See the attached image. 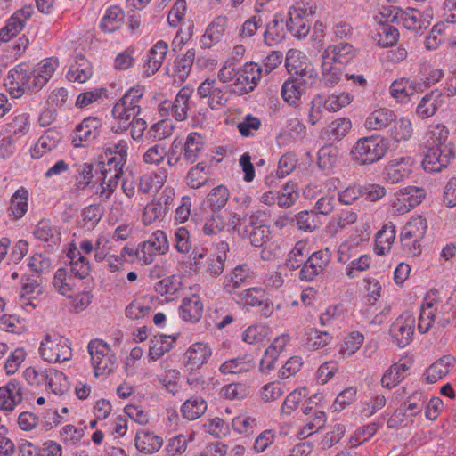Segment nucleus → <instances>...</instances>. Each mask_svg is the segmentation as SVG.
I'll use <instances>...</instances> for the list:
<instances>
[{
  "label": "nucleus",
  "mask_w": 456,
  "mask_h": 456,
  "mask_svg": "<svg viewBox=\"0 0 456 456\" xmlns=\"http://www.w3.org/2000/svg\"><path fill=\"white\" fill-rule=\"evenodd\" d=\"M298 229L304 232H313L321 224L318 214L314 210H305L295 216Z\"/></svg>",
  "instance_id": "46"
},
{
  "label": "nucleus",
  "mask_w": 456,
  "mask_h": 456,
  "mask_svg": "<svg viewBox=\"0 0 456 456\" xmlns=\"http://www.w3.org/2000/svg\"><path fill=\"white\" fill-rule=\"evenodd\" d=\"M263 74V68L255 62H248L238 72L233 82L232 92L243 95L252 92L260 81Z\"/></svg>",
  "instance_id": "8"
},
{
  "label": "nucleus",
  "mask_w": 456,
  "mask_h": 456,
  "mask_svg": "<svg viewBox=\"0 0 456 456\" xmlns=\"http://www.w3.org/2000/svg\"><path fill=\"white\" fill-rule=\"evenodd\" d=\"M305 14V12L300 8H291L288 12L287 30L298 39L305 37L310 31V23Z\"/></svg>",
  "instance_id": "17"
},
{
  "label": "nucleus",
  "mask_w": 456,
  "mask_h": 456,
  "mask_svg": "<svg viewBox=\"0 0 456 456\" xmlns=\"http://www.w3.org/2000/svg\"><path fill=\"white\" fill-rule=\"evenodd\" d=\"M363 336L359 332H353L347 336L341 345L339 353L343 356L354 354L362 346Z\"/></svg>",
  "instance_id": "62"
},
{
  "label": "nucleus",
  "mask_w": 456,
  "mask_h": 456,
  "mask_svg": "<svg viewBox=\"0 0 456 456\" xmlns=\"http://www.w3.org/2000/svg\"><path fill=\"white\" fill-rule=\"evenodd\" d=\"M395 113L388 109L374 110L365 120V127L370 130H381L387 127L395 120Z\"/></svg>",
  "instance_id": "32"
},
{
  "label": "nucleus",
  "mask_w": 456,
  "mask_h": 456,
  "mask_svg": "<svg viewBox=\"0 0 456 456\" xmlns=\"http://www.w3.org/2000/svg\"><path fill=\"white\" fill-rule=\"evenodd\" d=\"M428 229L427 220L421 216H416L405 224L402 232L401 238L412 239L415 241H420Z\"/></svg>",
  "instance_id": "31"
},
{
  "label": "nucleus",
  "mask_w": 456,
  "mask_h": 456,
  "mask_svg": "<svg viewBox=\"0 0 456 456\" xmlns=\"http://www.w3.org/2000/svg\"><path fill=\"white\" fill-rule=\"evenodd\" d=\"M87 349L95 377L107 376L113 372L117 366V359L107 343L94 339L89 342Z\"/></svg>",
  "instance_id": "6"
},
{
  "label": "nucleus",
  "mask_w": 456,
  "mask_h": 456,
  "mask_svg": "<svg viewBox=\"0 0 456 456\" xmlns=\"http://www.w3.org/2000/svg\"><path fill=\"white\" fill-rule=\"evenodd\" d=\"M229 200L228 189L219 185L211 190L208 195V203L213 210L216 211L224 207Z\"/></svg>",
  "instance_id": "55"
},
{
  "label": "nucleus",
  "mask_w": 456,
  "mask_h": 456,
  "mask_svg": "<svg viewBox=\"0 0 456 456\" xmlns=\"http://www.w3.org/2000/svg\"><path fill=\"white\" fill-rule=\"evenodd\" d=\"M456 362V359L446 354L431 364L426 370V379L428 383H435L446 376Z\"/></svg>",
  "instance_id": "25"
},
{
  "label": "nucleus",
  "mask_w": 456,
  "mask_h": 456,
  "mask_svg": "<svg viewBox=\"0 0 456 456\" xmlns=\"http://www.w3.org/2000/svg\"><path fill=\"white\" fill-rule=\"evenodd\" d=\"M444 98V94L441 91L432 90L420 100L417 106V114L422 118L432 117L443 106Z\"/></svg>",
  "instance_id": "21"
},
{
  "label": "nucleus",
  "mask_w": 456,
  "mask_h": 456,
  "mask_svg": "<svg viewBox=\"0 0 456 456\" xmlns=\"http://www.w3.org/2000/svg\"><path fill=\"white\" fill-rule=\"evenodd\" d=\"M222 246L223 249L227 248V244L222 243ZM225 261L226 253L224 250L217 254H209L204 265V266H206V272L213 277L219 276L224 272Z\"/></svg>",
  "instance_id": "42"
},
{
  "label": "nucleus",
  "mask_w": 456,
  "mask_h": 456,
  "mask_svg": "<svg viewBox=\"0 0 456 456\" xmlns=\"http://www.w3.org/2000/svg\"><path fill=\"white\" fill-rule=\"evenodd\" d=\"M203 314V304L199 296L192 295L185 297L180 305V315L183 320L191 322H197Z\"/></svg>",
  "instance_id": "27"
},
{
  "label": "nucleus",
  "mask_w": 456,
  "mask_h": 456,
  "mask_svg": "<svg viewBox=\"0 0 456 456\" xmlns=\"http://www.w3.org/2000/svg\"><path fill=\"white\" fill-rule=\"evenodd\" d=\"M248 387L241 383H231L221 388L220 394L229 400H240L248 395Z\"/></svg>",
  "instance_id": "61"
},
{
  "label": "nucleus",
  "mask_w": 456,
  "mask_h": 456,
  "mask_svg": "<svg viewBox=\"0 0 456 456\" xmlns=\"http://www.w3.org/2000/svg\"><path fill=\"white\" fill-rule=\"evenodd\" d=\"M134 443L137 450L141 452L153 453L161 448L163 439L152 432L139 430L136 433Z\"/></svg>",
  "instance_id": "28"
},
{
  "label": "nucleus",
  "mask_w": 456,
  "mask_h": 456,
  "mask_svg": "<svg viewBox=\"0 0 456 456\" xmlns=\"http://www.w3.org/2000/svg\"><path fill=\"white\" fill-rule=\"evenodd\" d=\"M202 136L198 133H191L188 134L184 147L183 159L188 163H194L199 157V153L202 150Z\"/></svg>",
  "instance_id": "40"
},
{
  "label": "nucleus",
  "mask_w": 456,
  "mask_h": 456,
  "mask_svg": "<svg viewBox=\"0 0 456 456\" xmlns=\"http://www.w3.org/2000/svg\"><path fill=\"white\" fill-rule=\"evenodd\" d=\"M426 197V191L422 187L409 186L395 193L393 207L398 214L410 212L419 205Z\"/></svg>",
  "instance_id": "11"
},
{
  "label": "nucleus",
  "mask_w": 456,
  "mask_h": 456,
  "mask_svg": "<svg viewBox=\"0 0 456 456\" xmlns=\"http://www.w3.org/2000/svg\"><path fill=\"white\" fill-rule=\"evenodd\" d=\"M166 159V144L155 143L149 147L142 155V160L147 165L159 166Z\"/></svg>",
  "instance_id": "50"
},
{
  "label": "nucleus",
  "mask_w": 456,
  "mask_h": 456,
  "mask_svg": "<svg viewBox=\"0 0 456 456\" xmlns=\"http://www.w3.org/2000/svg\"><path fill=\"white\" fill-rule=\"evenodd\" d=\"M102 216V208L94 204L86 207L82 211V225L87 230H93Z\"/></svg>",
  "instance_id": "54"
},
{
  "label": "nucleus",
  "mask_w": 456,
  "mask_h": 456,
  "mask_svg": "<svg viewBox=\"0 0 456 456\" xmlns=\"http://www.w3.org/2000/svg\"><path fill=\"white\" fill-rule=\"evenodd\" d=\"M395 226L392 222L387 223L377 232L375 240V252L377 255L387 254L395 239Z\"/></svg>",
  "instance_id": "26"
},
{
  "label": "nucleus",
  "mask_w": 456,
  "mask_h": 456,
  "mask_svg": "<svg viewBox=\"0 0 456 456\" xmlns=\"http://www.w3.org/2000/svg\"><path fill=\"white\" fill-rule=\"evenodd\" d=\"M151 307L142 298L134 299L126 308V316L132 320H138L147 316Z\"/></svg>",
  "instance_id": "59"
},
{
  "label": "nucleus",
  "mask_w": 456,
  "mask_h": 456,
  "mask_svg": "<svg viewBox=\"0 0 456 456\" xmlns=\"http://www.w3.org/2000/svg\"><path fill=\"white\" fill-rule=\"evenodd\" d=\"M23 400V387L16 379L0 387V410L12 411Z\"/></svg>",
  "instance_id": "14"
},
{
  "label": "nucleus",
  "mask_w": 456,
  "mask_h": 456,
  "mask_svg": "<svg viewBox=\"0 0 456 456\" xmlns=\"http://www.w3.org/2000/svg\"><path fill=\"white\" fill-rule=\"evenodd\" d=\"M181 286L180 278L176 275H170L159 281L154 289L158 294L165 296L167 300H173L177 297Z\"/></svg>",
  "instance_id": "35"
},
{
  "label": "nucleus",
  "mask_w": 456,
  "mask_h": 456,
  "mask_svg": "<svg viewBox=\"0 0 456 456\" xmlns=\"http://www.w3.org/2000/svg\"><path fill=\"white\" fill-rule=\"evenodd\" d=\"M33 235L37 240L47 242L58 235V230L51 220L43 218L35 226Z\"/></svg>",
  "instance_id": "49"
},
{
  "label": "nucleus",
  "mask_w": 456,
  "mask_h": 456,
  "mask_svg": "<svg viewBox=\"0 0 456 456\" xmlns=\"http://www.w3.org/2000/svg\"><path fill=\"white\" fill-rule=\"evenodd\" d=\"M93 75L92 67L89 62L84 59L79 58L74 65L69 68L67 73V78L69 81L85 83Z\"/></svg>",
  "instance_id": "39"
},
{
  "label": "nucleus",
  "mask_w": 456,
  "mask_h": 456,
  "mask_svg": "<svg viewBox=\"0 0 456 456\" xmlns=\"http://www.w3.org/2000/svg\"><path fill=\"white\" fill-rule=\"evenodd\" d=\"M56 66L57 61L52 59L44 60L43 62L39 63L37 68L34 69V72L37 75L39 83H43L45 86L52 77Z\"/></svg>",
  "instance_id": "64"
},
{
  "label": "nucleus",
  "mask_w": 456,
  "mask_h": 456,
  "mask_svg": "<svg viewBox=\"0 0 456 456\" xmlns=\"http://www.w3.org/2000/svg\"><path fill=\"white\" fill-rule=\"evenodd\" d=\"M249 278V270L246 265H239L233 271L225 277L224 281V290L232 294L239 289Z\"/></svg>",
  "instance_id": "37"
},
{
  "label": "nucleus",
  "mask_w": 456,
  "mask_h": 456,
  "mask_svg": "<svg viewBox=\"0 0 456 456\" xmlns=\"http://www.w3.org/2000/svg\"><path fill=\"white\" fill-rule=\"evenodd\" d=\"M212 355V350L204 343L199 342L191 345L187 350L185 356L186 366L191 370L199 369L208 362Z\"/></svg>",
  "instance_id": "24"
},
{
  "label": "nucleus",
  "mask_w": 456,
  "mask_h": 456,
  "mask_svg": "<svg viewBox=\"0 0 456 456\" xmlns=\"http://www.w3.org/2000/svg\"><path fill=\"white\" fill-rule=\"evenodd\" d=\"M414 324L415 318L409 313H403L392 323L389 332L399 347H405L411 341Z\"/></svg>",
  "instance_id": "12"
},
{
  "label": "nucleus",
  "mask_w": 456,
  "mask_h": 456,
  "mask_svg": "<svg viewBox=\"0 0 456 456\" xmlns=\"http://www.w3.org/2000/svg\"><path fill=\"white\" fill-rule=\"evenodd\" d=\"M387 143L380 136H368L357 140L351 150V159L359 166L379 161L387 151Z\"/></svg>",
  "instance_id": "5"
},
{
  "label": "nucleus",
  "mask_w": 456,
  "mask_h": 456,
  "mask_svg": "<svg viewBox=\"0 0 456 456\" xmlns=\"http://www.w3.org/2000/svg\"><path fill=\"white\" fill-rule=\"evenodd\" d=\"M28 75L29 69L25 64L17 65L9 71L4 86L12 97L19 98L25 94Z\"/></svg>",
  "instance_id": "16"
},
{
  "label": "nucleus",
  "mask_w": 456,
  "mask_h": 456,
  "mask_svg": "<svg viewBox=\"0 0 456 456\" xmlns=\"http://www.w3.org/2000/svg\"><path fill=\"white\" fill-rule=\"evenodd\" d=\"M378 43L383 47L394 45L399 38L398 29L388 24H380L378 29Z\"/></svg>",
  "instance_id": "57"
},
{
  "label": "nucleus",
  "mask_w": 456,
  "mask_h": 456,
  "mask_svg": "<svg viewBox=\"0 0 456 456\" xmlns=\"http://www.w3.org/2000/svg\"><path fill=\"white\" fill-rule=\"evenodd\" d=\"M127 142L124 140L118 141L116 144L113 145L112 151L117 154V157H113L109 159L107 162V166L109 167V170H110L111 166L113 165L115 167V175L114 177H118L119 172L122 169V167L126 162L127 158Z\"/></svg>",
  "instance_id": "44"
},
{
  "label": "nucleus",
  "mask_w": 456,
  "mask_h": 456,
  "mask_svg": "<svg viewBox=\"0 0 456 456\" xmlns=\"http://www.w3.org/2000/svg\"><path fill=\"white\" fill-rule=\"evenodd\" d=\"M295 53L294 51H289L287 54L286 67L290 77L283 83L281 92L284 102L292 107H297L300 104L302 95L315 82V74L313 69L307 67L298 69L291 64L290 60Z\"/></svg>",
  "instance_id": "2"
},
{
  "label": "nucleus",
  "mask_w": 456,
  "mask_h": 456,
  "mask_svg": "<svg viewBox=\"0 0 456 456\" xmlns=\"http://www.w3.org/2000/svg\"><path fill=\"white\" fill-rule=\"evenodd\" d=\"M167 53V44L162 40L158 41L149 51L144 65V74L151 77L161 67Z\"/></svg>",
  "instance_id": "23"
},
{
  "label": "nucleus",
  "mask_w": 456,
  "mask_h": 456,
  "mask_svg": "<svg viewBox=\"0 0 456 456\" xmlns=\"http://www.w3.org/2000/svg\"><path fill=\"white\" fill-rule=\"evenodd\" d=\"M166 172L142 175L139 180L138 190L142 194H147L153 189L161 188L166 181Z\"/></svg>",
  "instance_id": "47"
},
{
  "label": "nucleus",
  "mask_w": 456,
  "mask_h": 456,
  "mask_svg": "<svg viewBox=\"0 0 456 456\" xmlns=\"http://www.w3.org/2000/svg\"><path fill=\"white\" fill-rule=\"evenodd\" d=\"M28 191L24 187L18 189L11 198L10 210L13 219H20L28 211Z\"/></svg>",
  "instance_id": "38"
},
{
  "label": "nucleus",
  "mask_w": 456,
  "mask_h": 456,
  "mask_svg": "<svg viewBox=\"0 0 456 456\" xmlns=\"http://www.w3.org/2000/svg\"><path fill=\"white\" fill-rule=\"evenodd\" d=\"M102 121L98 118L88 117L72 133L74 147H86L100 135Z\"/></svg>",
  "instance_id": "10"
},
{
  "label": "nucleus",
  "mask_w": 456,
  "mask_h": 456,
  "mask_svg": "<svg viewBox=\"0 0 456 456\" xmlns=\"http://www.w3.org/2000/svg\"><path fill=\"white\" fill-rule=\"evenodd\" d=\"M40 354L43 359L48 362H62L69 361L72 356L71 348L61 341L56 343L47 335L45 341L41 343Z\"/></svg>",
  "instance_id": "13"
},
{
  "label": "nucleus",
  "mask_w": 456,
  "mask_h": 456,
  "mask_svg": "<svg viewBox=\"0 0 456 456\" xmlns=\"http://www.w3.org/2000/svg\"><path fill=\"white\" fill-rule=\"evenodd\" d=\"M125 13L117 5L108 8L100 22V28L104 33H111L118 30L123 24Z\"/></svg>",
  "instance_id": "30"
},
{
  "label": "nucleus",
  "mask_w": 456,
  "mask_h": 456,
  "mask_svg": "<svg viewBox=\"0 0 456 456\" xmlns=\"http://www.w3.org/2000/svg\"><path fill=\"white\" fill-rule=\"evenodd\" d=\"M77 255L76 249L74 251H70L68 254V256L71 259L70 261V273L72 275L78 279H85L89 275L90 273V264L86 257L80 256L77 260H73ZM77 255H80L77 252Z\"/></svg>",
  "instance_id": "51"
},
{
  "label": "nucleus",
  "mask_w": 456,
  "mask_h": 456,
  "mask_svg": "<svg viewBox=\"0 0 456 456\" xmlns=\"http://www.w3.org/2000/svg\"><path fill=\"white\" fill-rule=\"evenodd\" d=\"M394 126L391 129V137L395 142L406 141L412 134L411 123L409 119L400 118L394 120Z\"/></svg>",
  "instance_id": "58"
},
{
  "label": "nucleus",
  "mask_w": 456,
  "mask_h": 456,
  "mask_svg": "<svg viewBox=\"0 0 456 456\" xmlns=\"http://www.w3.org/2000/svg\"><path fill=\"white\" fill-rule=\"evenodd\" d=\"M445 29L446 25L444 23H438L432 28L431 31L426 37V47L428 50L437 49L441 43L445 40Z\"/></svg>",
  "instance_id": "63"
},
{
  "label": "nucleus",
  "mask_w": 456,
  "mask_h": 456,
  "mask_svg": "<svg viewBox=\"0 0 456 456\" xmlns=\"http://www.w3.org/2000/svg\"><path fill=\"white\" fill-rule=\"evenodd\" d=\"M449 131L444 125H436L427 134V151L425 152L422 167L429 173L440 172L447 167L454 158V153L450 145L446 143Z\"/></svg>",
  "instance_id": "1"
},
{
  "label": "nucleus",
  "mask_w": 456,
  "mask_h": 456,
  "mask_svg": "<svg viewBox=\"0 0 456 456\" xmlns=\"http://www.w3.org/2000/svg\"><path fill=\"white\" fill-rule=\"evenodd\" d=\"M228 25L226 16H217L207 28L204 35L201 37L200 44L203 48H210L217 44L224 35Z\"/></svg>",
  "instance_id": "19"
},
{
  "label": "nucleus",
  "mask_w": 456,
  "mask_h": 456,
  "mask_svg": "<svg viewBox=\"0 0 456 456\" xmlns=\"http://www.w3.org/2000/svg\"><path fill=\"white\" fill-rule=\"evenodd\" d=\"M352 124L349 118H340L333 120L327 127L326 134L330 140L340 141L350 131Z\"/></svg>",
  "instance_id": "43"
},
{
  "label": "nucleus",
  "mask_w": 456,
  "mask_h": 456,
  "mask_svg": "<svg viewBox=\"0 0 456 456\" xmlns=\"http://www.w3.org/2000/svg\"><path fill=\"white\" fill-rule=\"evenodd\" d=\"M61 138V133L56 129L46 130L31 150V157L39 159L46 152L53 151Z\"/></svg>",
  "instance_id": "22"
},
{
  "label": "nucleus",
  "mask_w": 456,
  "mask_h": 456,
  "mask_svg": "<svg viewBox=\"0 0 456 456\" xmlns=\"http://www.w3.org/2000/svg\"><path fill=\"white\" fill-rule=\"evenodd\" d=\"M169 338L171 337L159 334L151 338L149 355L152 361L159 359L162 355L170 351L172 345L167 341Z\"/></svg>",
  "instance_id": "45"
},
{
  "label": "nucleus",
  "mask_w": 456,
  "mask_h": 456,
  "mask_svg": "<svg viewBox=\"0 0 456 456\" xmlns=\"http://www.w3.org/2000/svg\"><path fill=\"white\" fill-rule=\"evenodd\" d=\"M93 171L94 165L92 163H84L77 166V173L78 174V178H77L74 184L77 191H84L92 183L94 177Z\"/></svg>",
  "instance_id": "60"
},
{
  "label": "nucleus",
  "mask_w": 456,
  "mask_h": 456,
  "mask_svg": "<svg viewBox=\"0 0 456 456\" xmlns=\"http://www.w3.org/2000/svg\"><path fill=\"white\" fill-rule=\"evenodd\" d=\"M32 13L33 10L30 6H26L15 12L7 20V24L0 29V42H8L20 33Z\"/></svg>",
  "instance_id": "15"
},
{
  "label": "nucleus",
  "mask_w": 456,
  "mask_h": 456,
  "mask_svg": "<svg viewBox=\"0 0 456 456\" xmlns=\"http://www.w3.org/2000/svg\"><path fill=\"white\" fill-rule=\"evenodd\" d=\"M206 167L207 166L204 162H199L189 170L185 178L189 187L198 189L205 184L208 180Z\"/></svg>",
  "instance_id": "48"
},
{
  "label": "nucleus",
  "mask_w": 456,
  "mask_h": 456,
  "mask_svg": "<svg viewBox=\"0 0 456 456\" xmlns=\"http://www.w3.org/2000/svg\"><path fill=\"white\" fill-rule=\"evenodd\" d=\"M261 212H253L251 215L233 214L231 225L238 234L250 240L252 246L262 247L270 236L269 227L260 219Z\"/></svg>",
  "instance_id": "3"
},
{
  "label": "nucleus",
  "mask_w": 456,
  "mask_h": 456,
  "mask_svg": "<svg viewBox=\"0 0 456 456\" xmlns=\"http://www.w3.org/2000/svg\"><path fill=\"white\" fill-rule=\"evenodd\" d=\"M195 61V50L188 49L183 55H178L174 61L173 76L181 82L189 76Z\"/></svg>",
  "instance_id": "29"
},
{
  "label": "nucleus",
  "mask_w": 456,
  "mask_h": 456,
  "mask_svg": "<svg viewBox=\"0 0 456 456\" xmlns=\"http://www.w3.org/2000/svg\"><path fill=\"white\" fill-rule=\"evenodd\" d=\"M283 19L281 14H275L273 19L266 25L264 40L267 45H273L281 42L285 37Z\"/></svg>",
  "instance_id": "34"
},
{
  "label": "nucleus",
  "mask_w": 456,
  "mask_h": 456,
  "mask_svg": "<svg viewBox=\"0 0 456 456\" xmlns=\"http://www.w3.org/2000/svg\"><path fill=\"white\" fill-rule=\"evenodd\" d=\"M193 93V89L190 87H183L177 94L173 103L163 102L160 105L161 110L171 108L172 115L178 121H183L188 117L189 101Z\"/></svg>",
  "instance_id": "20"
},
{
  "label": "nucleus",
  "mask_w": 456,
  "mask_h": 456,
  "mask_svg": "<svg viewBox=\"0 0 456 456\" xmlns=\"http://www.w3.org/2000/svg\"><path fill=\"white\" fill-rule=\"evenodd\" d=\"M265 296V290L259 287L249 288L238 294V297L250 306L261 305Z\"/></svg>",
  "instance_id": "56"
},
{
  "label": "nucleus",
  "mask_w": 456,
  "mask_h": 456,
  "mask_svg": "<svg viewBox=\"0 0 456 456\" xmlns=\"http://www.w3.org/2000/svg\"><path fill=\"white\" fill-rule=\"evenodd\" d=\"M356 54V49L350 43L341 42L339 44L328 46L322 53V59L329 60L337 64H346Z\"/></svg>",
  "instance_id": "18"
},
{
  "label": "nucleus",
  "mask_w": 456,
  "mask_h": 456,
  "mask_svg": "<svg viewBox=\"0 0 456 456\" xmlns=\"http://www.w3.org/2000/svg\"><path fill=\"white\" fill-rule=\"evenodd\" d=\"M451 309L449 304H441L436 300L425 301L419 316V331L428 332L436 319L440 327H445L452 316V314H450Z\"/></svg>",
  "instance_id": "7"
},
{
  "label": "nucleus",
  "mask_w": 456,
  "mask_h": 456,
  "mask_svg": "<svg viewBox=\"0 0 456 456\" xmlns=\"http://www.w3.org/2000/svg\"><path fill=\"white\" fill-rule=\"evenodd\" d=\"M144 94V86L137 85L130 88L114 105L112 116L118 120L113 130L126 131L129 127L130 119L136 118L141 112L140 102Z\"/></svg>",
  "instance_id": "4"
},
{
  "label": "nucleus",
  "mask_w": 456,
  "mask_h": 456,
  "mask_svg": "<svg viewBox=\"0 0 456 456\" xmlns=\"http://www.w3.org/2000/svg\"><path fill=\"white\" fill-rule=\"evenodd\" d=\"M399 20L406 29L412 31L419 30L423 24L420 12L413 8L400 11Z\"/></svg>",
  "instance_id": "53"
},
{
  "label": "nucleus",
  "mask_w": 456,
  "mask_h": 456,
  "mask_svg": "<svg viewBox=\"0 0 456 456\" xmlns=\"http://www.w3.org/2000/svg\"><path fill=\"white\" fill-rule=\"evenodd\" d=\"M421 90L419 84L414 83L404 77L395 80L390 86V94L398 101H403Z\"/></svg>",
  "instance_id": "36"
},
{
  "label": "nucleus",
  "mask_w": 456,
  "mask_h": 456,
  "mask_svg": "<svg viewBox=\"0 0 456 456\" xmlns=\"http://www.w3.org/2000/svg\"><path fill=\"white\" fill-rule=\"evenodd\" d=\"M413 159L411 157H400L390 160L382 171L386 183L395 184L404 181L412 172Z\"/></svg>",
  "instance_id": "9"
},
{
  "label": "nucleus",
  "mask_w": 456,
  "mask_h": 456,
  "mask_svg": "<svg viewBox=\"0 0 456 456\" xmlns=\"http://www.w3.org/2000/svg\"><path fill=\"white\" fill-rule=\"evenodd\" d=\"M298 197L297 185L294 183H287L282 185L281 190L277 191V204L282 208L292 206Z\"/></svg>",
  "instance_id": "52"
},
{
  "label": "nucleus",
  "mask_w": 456,
  "mask_h": 456,
  "mask_svg": "<svg viewBox=\"0 0 456 456\" xmlns=\"http://www.w3.org/2000/svg\"><path fill=\"white\" fill-rule=\"evenodd\" d=\"M308 254L309 251L307 249L306 243L303 240L297 241L289 253L286 260L287 268L289 270H296L299 268L305 262V259H306Z\"/></svg>",
  "instance_id": "41"
},
{
  "label": "nucleus",
  "mask_w": 456,
  "mask_h": 456,
  "mask_svg": "<svg viewBox=\"0 0 456 456\" xmlns=\"http://www.w3.org/2000/svg\"><path fill=\"white\" fill-rule=\"evenodd\" d=\"M207 410V402L200 396L189 397L181 406L182 416L188 420H195Z\"/></svg>",
  "instance_id": "33"
}]
</instances>
